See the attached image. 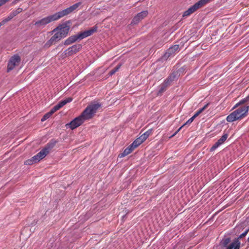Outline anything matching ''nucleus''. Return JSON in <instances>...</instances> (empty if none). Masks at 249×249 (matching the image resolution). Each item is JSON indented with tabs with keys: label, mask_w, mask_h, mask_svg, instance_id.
<instances>
[{
	"label": "nucleus",
	"mask_w": 249,
	"mask_h": 249,
	"mask_svg": "<svg viewBox=\"0 0 249 249\" xmlns=\"http://www.w3.org/2000/svg\"><path fill=\"white\" fill-rule=\"evenodd\" d=\"M101 107V104L98 102L91 103L87 107L80 115L66 124V127H69L72 130L77 128L85 121L91 119Z\"/></svg>",
	"instance_id": "nucleus-1"
},
{
	"label": "nucleus",
	"mask_w": 249,
	"mask_h": 249,
	"mask_svg": "<svg viewBox=\"0 0 249 249\" xmlns=\"http://www.w3.org/2000/svg\"><path fill=\"white\" fill-rule=\"evenodd\" d=\"M248 102H249V95L240 101L234 106L233 108H237L227 117V121L233 122L236 120H241L246 117L249 110V106L246 104Z\"/></svg>",
	"instance_id": "nucleus-2"
},
{
	"label": "nucleus",
	"mask_w": 249,
	"mask_h": 249,
	"mask_svg": "<svg viewBox=\"0 0 249 249\" xmlns=\"http://www.w3.org/2000/svg\"><path fill=\"white\" fill-rule=\"evenodd\" d=\"M97 30V27L95 26L91 28L89 30L81 32L77 35L70 36L65 40L64 44L66 45H70L71 44L74 42L78 39L81 40L84 38L91 36L94 33L96 32Z\"/></svg>",
	"instance_id": "nucleus-3"
},
{
	"label": "nucleus",
	"mask_w": 249,
	"mask_h": 249,
	"mask_svg": "<svg viewBox=\"0 0 249 249\" xmlns=\"http://www.w3.org/2000/svg\"><path fill=\"white\" fill-rule=\"evenodd\" d=\"M53 143L47 144L43 149H42L36 155L32 157L31 159L26 160L25 162L26 164L31 165L34 163L40 161L49 153V151L53 147Z\"/></svg>",
	"instance_id": "nucleus-4"
},
{
	"label": "nucleus",
	"mask_w": 249,
	"mask_h": 249,
	"mask_svg": "<svg viewBox=\"0 0 249 249\" xmlns=\"http://www.w3.org/2000/svg\"><path fill=\"white\" fill-rule=\"evenodd\" d=\"M69 27L67 25H62L54 29L53 32L54 34L52 36V39L54 40L56 42L66 37L68 34Z\"/></svg>",
	"instance_id": "nucleus-5"
},
{
	"label": "nucleus",
	"mask_w": 249,
	"mask_h": 249,
	"mask_svg": "<svg viewBox=\"0 0 249 249\" xmlns=\"http://www.w3.org/2000/svg\"><path fill=\"white\" fill-rule=\"evenodd\" d=\"M211 0H200L194 5L190 7L187 10L185 11L183 14V17H187L195 12L198 8L203 6L207 3L210 2Z\"/></svg>",
	"instance_id": "nucleus-6"
},
{
	"label": "nucleus",
	"mask_w": 249,
	"mask_h": 249,
	"mask_svg": "<svg viewBox=\"0 0 249 249\" xmlns=\"http://www.w3.org/2000/svg\"><path fill=\"white\" fill-rule=\"evenodd\" d=\"M80 4V2L76 3L68 8L54 14L53 15L55 16V19L57 20L71 13L74 10L76 9Z\"/></svg>",
	"instance_id": "nucleus-7"
},
{
	"label": "nucleus",
	"mask_w": 249,
	"mask_h": 249,
	"mask_svg": "<svg viewBox=\"0 0 249 249\" xmlns=\"http://www.w3.org/2000/svg\"><path fill=\"white\" fill-rule=\"evenodd\" d=\"M56 20L54 15H52L35 22L34 25L38 29H43L47 24L52 21Z\"/></svg>",
	"instance_id": "nucleus-8"
},
{
	"label": "nucleus",
	"mask_w": 249,
	"mask_h": 249,
	"mask_svg": "<svg viewBox=\"0 0 249 249\" xmlns=\"http://www.w3.org/2000/svg\"><path fill=\"white\" fill-rule=\"evenodd\" d=\"M20 62V57L18 55H14L10 59L7 65V71H9L18 66Z\"/></svg>",
	"instance_id": "nucleus-9"
},
{
	"label": "nucleus",
	"mask_w": 249,
	"mask_h": 249,
	"mask_svg": "<svg viewBox=\"0 0 249 249\" xmlns=\"http://www.w3.org/2000/svg\"><path fill=\"white\" fill-rule=\"evenodd\" d=\"M81 48V45H74L69 48L67 50L65 51L64 53H65V55L67 56H70L78 52Z\"/></svg>",
	"instance_id": "nucleus-10"
},
{
	"label": "nucleus",
	"mask_w": 249,
	"mask_h": 249,
	"mask_svg": "<svg viewBox=\"0 0 249 249\" xmlns=\"http://www.w3.org/2000/svg\"><path fill=\"white\" fill-rule=\"evenodd\" d=\"M228 137V135L227 134H224L211 148V151H214L220 145L223 144L224 142L226 140Z\"/></svg>",
	"instance_id": "nucleus-11"
},
{
	"label": "nucleus",
	"mask_w": 249,
	"mask_h": 249,
	"mask_svg": "<svg viewBox=\"0 0 249 249\" xmlns=\"http://www.w3.org/2000/svg\"><path fill=\"white\" fill-rule=\"evenodd\" d=\"M178 45H175L169 48L167 52L165 53L164 57L165 58H168L173 55L179 49Z\"/></svg>",
	"instance_id": "nucleus-12"
},
{
	"label": "nucleus",
	"mask_w": 249,
	"mask_h": 249,
	"mask_svg": "<svg viewBox=\"0 0 249 249\" xmlns=\"http://www.w3.org/2000/svg\"><path fill=\"white\" fill-rule=\"evenodd\" d=\"M148 14L147 11H143L139 13H138L133 19L131 23L132 24H137L140 21L142 20L144 18H145Z\"/></svg>",
	"instance_id": "nucleus-13"
},
{
	"label": "nucleus",
	"mask_w": 249,
	"mask_h": 249,
	"mask_svg": "<svg viewBox=\"0 0 249 249\" xmlns=\"http://www.w3.org/2000/svg\"><path fill=\"white\" fill-rule=\"evenodd\" d=\"M241 242L239 238H235L228 246L230 249H240Z\"/></svg>",
	"instance_id": "nucleus-14"
},
{
	"label": "nucleus",
	"mask_w": 249,
	"mask_h": 249,
	"mask_svg": "<svg viewBox=\"0 0 249 249\" xmlns=\"http://www.w3.org/2000/svg\"><path fill=\"white\" fill-rule=\"evenodd\" d=\"M176 75L175 73H172L166 80H165L163 83L167 87L170 86L172 82L175 79Z\"/></svg>",
	"instance_id": "nucleus-15"
},
{
	"label": "nucleus",
	"mask_w": 249,
	"mask_h": 249,
	"mask_svg": "<svg viewBox=\"0 0 249 249\" xmlns=\"http://www.w3.org/2000/svg\"><path fill=\"white\" fill-rule=\"evenodd\" d=\"M134 148L133 147H131V145H130L129 146L127 147L126 149H124V152L120 154L119 156L120 157H124L129 154H130L131 152H132L133 150H134Z\"/></svg>",
	"instance_id": "nucleus-16"
},
{
	"label": "nucleus",
	"mask_w": 249,
	"mask_h": 249,
	"mask_svg": "<svg viewBox=\"0 0 249 249\" xmlns=\"http://www.w3.org/2000/svg\"><path fill=\"white\" fill-rule=\"evenodd\" d=\"M144 141L140 136L133 142V143L131 144V147H133L135 149L136 147H137L139 145H140Z\"/></svg>",
	"instance_id": "nucleus-17"
},
{
	"label": "nucleus",
	"mask_w": 249,
	"mask_h": 249,
	"mask_svg": "<svg viewBox=\"0 0 249 249\" xmlns=\"http://www.w3.org/2000/svg\"><path fill=\"white\" fill-rule=\"evenodd\" d=\"M72 98H71V97H69L63 101H61V102H60L58 104H57L56 105L59 108V109H60V108H61L62 107H63L64 105H65L66 104L68 103H70L72 101Z\"/></svg>",
	"instance_id": "nucleus-18"
},
{
	"label": "nucleus",
	"mask_w": 249,
	"mask_h": 249,
	"mask_svg": "<svg viewBox=\"0 0 249 249\" xmlns=\"http://www.w3.org/2000/svg\"><path fill=\"white\" fill-rule=\"evenodd\" d=\"M72 98H71V97H69L63 101H61V102H60L58 104H57L56 105L59 108V109H60V108H61L62 107H63L64 105H65L66 104L68 103H70L72 101Z\"/></svg>",
	"instance_id": "nucleus-19"
},
{
	"label": "nucleus",
	"mask_w": 249,
	"mask_h": 249,
	"mask_svg": "<svg viewBox=\"0 0 249 249\" xmlns=\"http://www.w3.org/2000/svg\"><path fill=\"white\" fill-rule=\"evenodd\" d=\"M194 119L191 117L190 118L185 124H184L181 126H180L178 130L172 136V137L174 136L185 125H189L194 121Z\"/></svg>",
	"instance_id": "nucleus-20"
},
{
	"label": "nucleus",
	"mask_w": 249,
	"mask_h": 249,
	"mask_svg": "<svg viewBox=\"0 0 249 249\" xmlns=\"http://www.w3.org/2000/svg\"><path fill=\"white\" fill-rule=\"evenodd\" d=\"M151 133V130H148L141 136V138L144 141Z\"/></svg>",
	"instance_id": "nucleus-21"
},
{
	"label": "nucleus",
	"mask_w": 249,
	"mask_h": 249,
	"mask_svg": "<svg viewBox=\"0 0 249 249\" xmlns=\"http://www.w3.org/2000/svg\"><path fill=\"white\" fill-rule=\"evenodd\" d=\"M151 133V130H148L141 136V138L144 141Z\"/></svg>",
	"instance_id": "nucleus-22"
},
{
	"label": "nucleus",
	"mask_w": 249,
	"mask_h": 249,
	"mask_svg": "<svg viewBox=\"0 0 249 249\" xmlns=\"http://www.w3.org/2000/svg\"><path fill=\"white\" fill-rule=\"evenodd\" d=\"M121 66V64H119L117 66H116L113 69L110 71L109 72V75H112L114 74L116 71H117Z\"/></svg>",
	"instance_id": "nucleus-23"
},
{
	"label": "nucleus",
	"mask_w": 249,
	"mask_h": 249,
	"mask_svg": "<svg viewBox=\"0 0 249 249\" xmlns=\"http://www.w3.org/2000/svg\"><path fill=\"white\" fill-rule=\"evenodd\" d=\"M168 87L165 85L163 83L161 84L160 86V89H159V93H162V92H163L164 91L166 90V88H167Z\"/></svg>",
	"instance_id": "nucleus-24"
},
{
	"label": "nucleus",
	"mask_w": 249,
	"mask_h": 249,
	"mask_svg": "<svg viewBox=\"0 0 249 249\" xmlns=\"http://www.w3.org/2000/svg\"><path fill=\"white\" fill-rule=\"evenodd\" d=\"M56 42L54 40L52 39V37L45 43V46L49 47L51 46L53 43Z\"/></svg>",
	"instance_id": "nucleus-25"
},
{
	"label": "nucleus",
	"mask_w": 249,
	"mask_h": 249,
	"mask_svg": "<svg viewBox=\"0 0 249 249\" xmlns=\"http://www.w3.org/2000/svg\"><path fill=\"white\" fill-rule=\"evenodd\" d=\"M59 108L57 106V105H55V106H54L51 109V110L49 112V113H50V114L51 115H52V114H53L55 111H56L57 110H59Z\"/></svg>",
	"instance_id": "nucleus-26"
},
{
	"label": "nucleus",
	"mask_w": 249,
	"mask_h": 249,
	"mask_svg": "<svg viewBox=\"0 0 249 249\" xmlns=\"http://www.w3.org/2000/svg\"><path fill=\"white\" fill-rule=\"evenodd\" d=\"M59 108L57 106V105H55V106H54L51 109V110L49 112V113H50V114L51 115H52V114H53L55 111H56L57 110H59Z\"/></svg>",
	"instance_id": "nucleus-27"
},
{
	"label": "nucleus",
	"mask_w": 249,
	"mask_h": 249,
	"mask_svg": "<svg viewBox=\"0 0 249 249\" xmlns=\"http://www.w3.org/2000/svg\"><path fill=\"white\" fill-rule=\"evenodd\" d=\"M59 108L57 106V105H55V106H54L51 109V110L49 112V113H50V114L51 115H52V114H53L55 111H56L57 110H59Z\"/></svg>",
	"instance_id": "nucleus-28"
},
{
	"label": "nucleus",
	"mask_w": 249,
	"mask_h": 249,
	"mask_svg": "<svg viewBox=\"0 0 249 249\" xmlns=\"http://www.w3.org/2000/svg\"><path fill=\"white\" fill-rule=\"evenodd\" d=\"M59 108L57 106V105H55V106H54L51 109V110L49 112V113H50V114L51 115H52V114H53L55 111H56L57 110H59Z\"/></svg>",
	"instance_id": "nucleus-29"
},
{
	"label": "nucleus",
	"mask_w": 249,
	"mask_h": 249,
	"mask_svg": "<svg viewBox=\"0 0 249 249\" xmlns=\"http://www.w3.org/2000/svg\"><path fill=\"white\" fill-rule=\"evenodd\" d=\"M59 108L57 106V105H55V106H54L51 109V110L49 112V113H50V114L51 115H52V114H53L55 111H56L57 110H59Z\"/></svg>",
	"instance_id": "nucleus-30"
},
{
	"label": "nucleus",
	"mask_w": 249,
	"mask_h": 249,
	"mask_svg": "<svg viewBox=\"0 0 249 249\" xmlns=\"http://www.w3.org/2000/svg\"><path fill=\"white\" fill-rule=\"evenodd\" d=\"M51 115L50 114V113L49 112H48L47 113L45 114L43 116V117L42 118V119H41V121L42 122H44L45 121V120H46L47 119H48L49 118H50L51 117Z\"/></svg>",
	"instance_id": "nucleus-31"
},
{
	"label": "nucleus",
	"mask_w": 249,
	"mask_h": 249,
	"mask_svg": "<svg viewBox=\"0 0 249 249\" xmlns=\"http://www.w3.org/2000/svg\"><path fill=\"white\" fill-rule=\"evenodd\" d=\"M249 231L248 230H246L244 232H243L241 234H240V236L237 238H239V239H241V238H242L245 237Z\"/></svg>",
	"instance_id": "nucleus-32"
},
{
	"label": "nucleus",
	"mask_w": 249,
	"mask_h": 249,
	"mask_svg": "<svg viewBox=\"0 0 249 249\" xmlns=\"http://www.w3.org/2000/svg\"><path fill=\"white\" fill-rule=\"evenodd\" d=\"M17 16L16 12H15L14 11H13L12 12H11L8 16L9 17L10 19H12L14 17Z\"/></svg>",
	"instance_id": "nucleus-33"
},
{
	"label": "nucleus",
	"mask_w": 249,
	"mask_h": 249,
	"mask_svg": "<svg viewBox=\"0 0 249 249\" xmlns=\"http://www.w3.org/2000/svg\"><path fill=\"white\" fill-rule=\"evenodd\" d=\"M209 105V103H208L206 105H205L202 108L199 109V111L201 112V113L208 107Z\"/></svg>",
	"instance_id": "nucleus-34"
},
{
	"label": "nucleus",
	"mask_w": 249,
	"mask_h": 249,
	"mask_svg": "<svg viewBox=\"0 0 249 249\" xmlns=\"http://www.w3.org/2000/svg\"><path fill=\"white\" fill-rule=\"evenodd\" d=\"M11 19L9 18V17L8 16L6 18H4L1 22L3 23V24H5L7 22L10 20Z\"/></svg>",
	"instance_id": "nucleus-35"
},
{
	"label": "nucleus",
	"mask_w": 249,
	"mask_h": 249,
	"mask_svg": "<svg viewBox=\"0 0 249 249\" xmlns=\"http://www.w3.org/2000/svg\"><path fill=\"white\" fill-rule=\"evenodd\" d=\"M201 113V112L199 111V110H198L195 113V114L192 117V118H193L194 119H195L196 117H197Z\"/></svg>",
	"instance_id": "nucleus-36"
},
{
	"label": "nucleus",
	"mask_w": 249,
	"mask_h": 249,
	"mask_svg": "<svg viewBox=\"0 0 249 249\" xmlns=\"http://www.w3.org/2000/svg\"><path fill=\"white\" fill-rule=\"evenodd\" d=\"M201 113V112L199 111V110H198L195 113V114L192 117V118H193L194 119H195L196 117H197Z\"/></svg>",
	"instance_id": "nucleus-37"
},
{
	"label": "nucleus",
	"mask_w": 249,
	"mask_h": 249,
	"mask_svg": "<svg viewBox=\"0 0 249 249\" xmlns=\"http://www.w3.org/2000/svg\"><path fill=\"white\" fill-rule=\"evenodd\" d=\"M201 113V112L199 111V110H198L195 113V114L192 117V118H193L194 119H195L196 117H197Z\"/></svg>",
	"instance_id": "nucleus-38"
},
{
	"label": "nucleus",
	"mask_w": 249,
	"mask_h": 249,
	"mask_svg": "<svg viewBox=\"0 0 249 249\" xmlns=\"http://www.w3.org/2000/svg\"><path fill=\"white\" fill-rule=\"evenodd\" d=\"M14 11L16 12V14L17 15L22 11V9L20 8H18L17 9L14 10Z\"/></svg>",
	"instance_id": "nucleus-39"
},
{
	"label": "nucleus",
	"mask_w": 249,
	"mask_h": 249,
	"mask_svg": "<svg viewBox=\"0 0 249 249\" xmlns=\"http://www.w3.org/2000/svg\"><path fill=\"white\" fill-rule=\"evenodd\" d=\"M4 24H3V23L1 21L0 22V27L2 25H3Z\"/></svg>",
	"instance_id": "nucleus-40"
},
{
	"label": "nucleus",
	"mask_w": 249,
	"mask_h": 249,
	"mask_svg": "<svg viewBox=\"0 0 249 249\" xmlns=\"http://www.w3.org/2000/svg\"><path fill=\"white\" fill-rule=\"evenodd\" d=\"M248 242L249 243V237L248 238Z\"/></svg>",
	"instance_id": "nucleus-41"
},
{
	"label": "nucleus",
	"mask_w": 249,
	"mask_h": 249,
	"mask_svg": "<svg viewBox=\"0 0 249 249\" xmlns=\"http://www.w3.org/2000/svg\"><path fill=\"white\" fill-rule=\"evenodd\" d=\"M248 230H249V228Z\"/></svg>",
	"instance_id": "nucleus-42"
}]
</instances>
